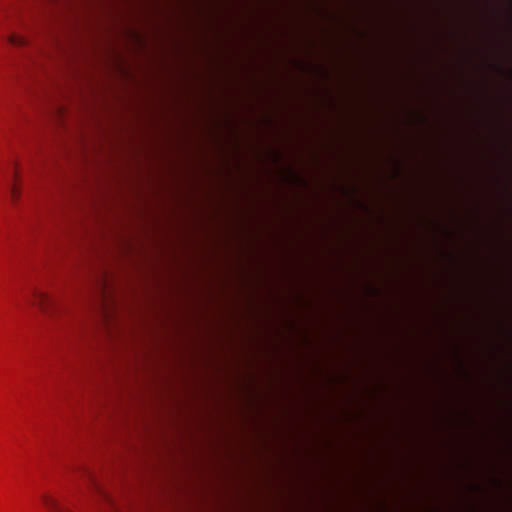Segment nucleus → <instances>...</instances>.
Segmentation results:
<instances>
[{
  "label": "nucleus",
  "mask_w": 512,
  "mask_h": 512,
  "mask_svg": "<svg viewBox=\"0 0 512 512\" xmlns=\"http://www.w3.org/2000/svg\"><path fill=\"white\" fill-rule=\"evenodd\" d=\"M123 245H124V246H129V243H125V242L123 241Z\"/></svg>",
  "instance_id": "nucleus-7"
},
{
  "label": "nucleus",
  "mask_w": 512,
  "mask_h": 512,
  "mask_svg": "<svg viewBox=\"0 0 512 512\" xmlns=\"http://www.w3.org/2000/svg\"><path fill=\"white\" fill-rule=\"evenodd\" d=\"M32 296L34 304L37 305L44 313H49L50 308L57 305L56 300H54L48 293L41 291L38 288H33Z\"/></svg>",
  "instance_id": "nucleus-1"
},
{
  "label": "nucleus",
  "mask_w": 512,
  "mask_h": 512,
  "mask_svg": "<svg viewBox=\"0 0 512 512\" xmlns=\"http://www.w3.org/2000/svg\"><path fill=\"white\" fill-rule=\"evenodd\" d=\"M444 228H451L452 226H443Z\"/></svg>",
  "instance_id": "nucleus-9"
},
{
  "label": "nucleus",
  "mask_w": 512,
  "mask_h": 512,
  "mask_svg": "<svg viewBox=\"0 0 512 512\" xmlns=\"http://www.w3.org/2000/svg\"><path fill=\"white\" fill-rule=\"evenodd\" d=\"M123 245H124V246H129V243H125V242L123 241Z\"/></svg>",
  "instance_id": "nucleus-8"
},
{
  "label": "nucleus",
  "mask_w": 512,
  "mask_h": 512,
  "mask_svg": "<svg viewBox=\"0 0 512 512\" xmlns=\"http://www.w3.org/2000/svg\"><path fill=\"white\" fill-rule=\"evenodd\" d=\"M43 503L48 512H71L65 503L51 495H45L43 497Z\"/></svg>",
  "instance_id": "nucleus-2"
},
{
  "label": "nucleus",
  "mask_w": 512,
  "mask_h": 512,
  "mask_svg": "<svg viewBox=\"0 0 512 512\" xmlns=\"http://www.w3.org/2000/svg\"><path fill=\"white\" fill-rule=\"evenodd\" d=\"M20 194H21V191L20 189L17 187L16 183L13 182L10 184V197H11V201L16 204L19 197H20Z\"/></svg>",
  "instance_id": "nucleus-5"
},
{
  "label": "nucleus",
  "mask_w": 512,
  "mask_h": 512,
  "mask_svg": "<svg viewBox=\"0 0 512 512\" xmlns=\"http://www.w3.org/2000/svg\"><path fill=\"white\" fill-rule=\"evenodd\" d=\"M12 178H13V181L16 180L17 178V170H16V167L13 168V171H12Z\"/></svg>",
  "instance_id": "nucleus-6"
},
{
  "label": "nucleus",
  "mask_w": 512,
  "mask_h": 512,
  "mask_svg": "<svg viewBox=\"0 0 512 512\" xmlns=\"http://www.w3.org/2000/svg\"><path fill=\"white\" fill-rule=\"evenodd\" d=\"M406 224H512V222H406Z\"/></svg>",
  "instance_id": "nucleus-3"
},
{
  "label": "nucleus",
  "mask_w": 512,
  "mask_h": 512,
  "mask_svg": "<svg viewBox=\"0 0 512 512\" xmlns=\"http://www.w3.org/2000/svg\"><path fill=\"white\" fill-rule=\"evenodd\" d=\"M8 41L11 45H14V46H22L27 43L26 38H24L23 36L15 35V34L10 35L8 37Z\"/></svg>",
  "instance_id": "nucleus-4"
}]
</instances>
